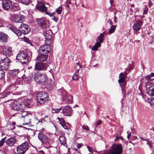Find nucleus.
<instances>
[{
  "label": "nucleus",
  "mask_w": 154,
  "mask_h": 154,
  "mask_svg": "<svg viewBox=\"0 0 154 154\" xmlns=\"http://www.w3.org/2000/svg\"><path fill=\"white\" fill-rule=\"evenodd\" d=\"M31 56V53L20 52L17 56L16 59L23 64H27L28 61L30 59Z\"/></svg>",
  "instance_id": "nucleus-3"
},
{
  "label": "nucleus",
  "mask_w": 154,
  "mask_h": 154,
  "mask_svg": "<svg viewBox=\"0 0 154 154\" xmlns=\"http://www.w3.org/2000/svg\"><path fill=\"white\" fill-rule=\"evenodd\" d=\"M48 66L46 63L37 62L35 65V69L39 71H45L46 70Z\"/></svg>",
  "instance_id": "nucleus-9"
},
{
  "label": "nucleus",
  "mask_w": 154,
  "mask_h": 154,
  "mask_svg": "<svg viewBox=\"0 0 154 154\" xmlns=\"http://www.w3.org/2000/svg\"><path fill=\"white\" fill-rule=\"evenodd\" d=\"M140 139H141L142 140H145V141L147 140V139H144L142 137H140Z\"/></svg>",
  "instance_id": "nucleus-62"
},
{
  "label": "nucleus",
  "mask_w": 154,
  "mask_h": 154,
  "mask_svg": "<svg viewBox=\"0 0 154 154\" xmlns=\"http://www.w3.org/2000/svg\"><path fill=\"white\" fill-rule=\"evenodd\" d=\"M79 70H77L76 72L74 74L72 77V79L74 80H77L78 79V75Z\"/></svg>",
  "instance_id": "nucleus-37"
},
{
  "label": "nucleus",
  "mask_w": 154,
  "mask_h": 154,
  "mask_svg": "<svg viewBox=\"0 0 154 154\" xmlns=\"http://www.w3.org/2000/svg\"><path fill=\"white\" fill-rule=\"evenodd\" d=\"M120 139V137H116V138L115 139V141H116Z\"/></svg>",
  "instance_id": "nucleus-59"
},
{
  "label": "nucleus",
  "mask_w": 154,
  "mask_h": 154,
  "mask_svg": "<svg viewBox=\"0 0 154 154\" xmlns=\"http://www.w3.org/2000/svg\"><path fill=\"white\" fill-rule=\"evenodd\" d=\"M19 1L20 2L27 5L30 2L29 0H19Z\"/></svg>",
  "instance_id": "nucleus-38"
},
{
  "label": "nucleus",
  "mask_w": 154,
  "mask_h": 154,
  "mask_svg": "<svg viewBox=\"0 0 154 154\" xmlns=\"http://www.w3.org/2000/svg\"><path fill=\"white\" fill-rule=\"evenodd\" d=\"M24 41L28 43L29 42V40L28 38H24Z\"/></svg>",
  "instance_id": "nucleus-57"
},
{
  "label": "nucleus",
  "mask_w": 154,
  "mask_h": 154,
  "mask_svg": "<svg viewBox=\"0 0 154 154\" xmlns=\"http://www.w3.org/2000/svg\"><path fill=\"white\" fill-rule=\"evenodd\" d=\"M10 29L11 31L18 36H20L21 35V32H20V31L17 28L14 27H11L10 28Z\"/></svg>",
  "instance_id": "nucleus-27"
},
{
  "label": "nucleus",
  "mask_w": 154,
  "mask_h": 154,
  "mask_svg": "<svg viewBox=\"0 0 154 154\" xmlns=\"http://www.w3.org/2000/svg\"><path fill=\"white\" fill-rule=\"evenodd\" d=\"M65 129H67L69 128V127L68 126H67L66 124L65 123L63 125H61Z\"/></svg>",
  "instance_id": "nucleus-49"
},
{
  "label": "nucleus",
  "mask_w": 154,
  "mask_h": 154,
  "mask_svg": "<svg viewBox=\"0 0 154 154\" xmlns=\"http://www.w3.org/2000/svg\"><path fill=\"white\" fill-rule=\"evenodd\" d=\"M23 15H20V14L17 15H15L14 17V21L17 23H22L23 21Z\"/></svg>",
  "instance_id": "nucleus-21"
},
{
  "label": "nucleus",
  "mask_w": 154,
  "mask_h": 154,
  "mask_svg": "<svg viewBox=\"0 0 154 154\" xmlns=\"http://www.w3.org/2000/svg\"><path fill=\"white\" fill-rule=\"evenodd\" d=\"M11 61L8 57H5L4 60H1L0 61V68L2 70L7 69L9 66Z\"/></svg>",
  "instance_id": "nucleus-7"
},
{
  "label": "nucleus",
  "mask_w": 154,
  "mask_h": 154,
  "mask_svg": "<svg viewBox=\"0 0 154 154\" xmlns=\"http://www.w3.org/2000/svg\"><path fill=\"white\" fill-rule=\"evenodd\" d=\"M62 10H56V12L58 14H61Z\"/></svg>",
  "instance_id": "nucleus-55"
},
{
  "label": "nucleus",
  "mask_w": 154,
  "mask_h": 154,
  "mask_svg": "<svg viewBox=\"0 0 154 154\" xmlns=\"http://www.w3.org/2000/svg\"><path fill=\"white\" fill-rule=\"evenodd\" d=\"M11 8L14 10H20V7L17 4L13 5Z\"/></svg>",
  "instance_id": "nucleus-40"
},
{
  "label": "nucleus",
  "mask_w": 154,
  "mask_h": 154,
  "mask_svg": "<svg viewBox=\"0 0 154 154\" xmlns=\"http://www.w3.org/2000/svg\"><path fill=\"white\" fill-rule=\"evenodd\" d=\"M116 27L114 25H112L110 27V29L109 31L108 34H110L114 32L115 30Z\"/></svg>",
  "instance_id": "nucleus-36"
},
{
  "label": "nucleus",
  "mask_w": 154,
  "mask_h": 154,
  "mask_svg": "<svg viewBox=\"0 0 154 154\" xmlns=\"http://www.w3.org/2000/svg\"><path fill=\"white\" fill-rule=\"evenodd\" d=\"M151 76L150 75H148L145 78L143 79L142 80H147L148 81H150V79Z\"/></svg>",
  "instance_id": "nucleus-45"
},
{
  "label": "nucleus",
  "mask_w": 154,
  "mask_h": 154,
  "mask_svg": "<svg viewBox=\"0 0 154 154\" xmlns=\"http://www.w3.org/2000/svg\"><path fill=\"white\" fill-rule=\"evenodd\" d=\"M12 108L19 112H22L25 110L26 106L23 102L18 100H15L11 103Z\"/></svg>",
  "instance_id": "nucleus-4"
},
{
  "label": "nucleus",
  "mask_w": 154,
  "mask_h": 154,
  "mask_svg": "<svg viewBox=\"0 0 154 154\" xmlns=\"http://www.w3.org/2000/svg\"><path fill=\"white\" fill-rule=\"evenodd\" d=\"M73 149L75 151V152H79L78 149L76 148H74Z\"/></svg>",
  "instance_id": "nucleus-61"
},
{
  "label": "nucleus",
  "mask_w": 154,
  "mask_h": 154,
  "mask_svg": "<svg viewBox=\"0 0 154 154\" xmlns=\"http://www.w3.org/2000/svg\"><path fill=\"white\" fill-rule=\"evenodd\" d=\"M57 119L59 121L60 124L61 125L65 123V121L64 119H63L62 118H60L59 117H58Z\"/></svg>",
  "instance_id": "nucleus-41"
},
{
  "label": "nucleus",
  "mask_w": 154,
  "mask_h": 154,
  "mask_svg": "<svg viewBox=\"0 0 154 154\" xmlns=\"http://www.w3.org/2000/svg\"><path fill=\"white\" fill-rule=\"evenodd\" d=\"M38 24L43 28L44 31L47 30L48 28L46 24V20L43 17L37 19Z\"/></svg>",
  "instance_id": "nucleus-13"
},
{
  "label": "nucleus",
  "mask_w": 154,
  "mask_h": 154,
  "mask_svg": "<svg viewBox=\"0 0 154 154\" xmlns=\"http://www.w3.org/2000/svg\"><path fill=\"white\" fill-rule=\"evenodd\" d=\"M104 32L101 33L97 38V40L99 41V42H100V44L102 43L104 40Z\"/></svg>",
  "instance_id": "nucleus-29"
},
{
  "label": "nucleus",
  "mask_w": 154,
  "mask_h": 154,
  "mask_svg": "<svg viewBox=\"0 0 154 154\" xmlns=\"http://www.w3.org/2000/svg\"><path fill=\"white\" fill-rule=\"evenodd\" d=\"M20 112H17V113L16 114V115H17V116H18L21 119L23 118L26 116H28L29 115V114H28L27 112L24 110Z\"/></svg>",
  "instance_id": "nucleus-23"
},
{
  "label": "nucleus",
  "mask_w": 154,
  "mask_h": 154,
  "mask_svg": "<svg viewBox=\"0 0 154 154\" xmlns=\"http://www.w3.org/2000/svg\"><path fill=\"white\" fill-rule=\"evenodd\" d=\"M4 54L6 56L10 57L12 54V48L9 47H5L3 49Z\"/></svg>",
  "instance_id": "nucleus-18"
},
{
  "label": "nucleus",
  "mask_w": 154,
  "mask_h": 154,
  "mask_svg": "<svg viewBox=\"0 0 154 154\" xmlns=\"http://www.w3.org/2000/svg\"><path fill=\"white\" fill-rule=\"evenodd\" d=\"M42 12H44L46 14L49 15L50 17H52L54 14V12H48V10H40Z\"/></svg>",
  "instance_id": "nucleus-35"
},
{
  "label": "nucleus",
  "mask_w": 154,
  "mask_h": 154,
  "mask_svg": "<svg viewBox=\"0 0 154 154\" xmlns=\"http://www.w3.org/2000/svg\"><path fill=\"white\" fill-rule=\"evenodd\" d=\"M128 135L127 136V138L128 139H129L131 136V132L130 131H127Z\"/></svg>",
  "instance_id": "nucleus-48"
},
{
  "label": "nucleus",
  "mask_w": 154,
  "mask_h": 154,
  "mask_svg": "<svg viewBox=\"0 0 154 154\" xmlns=\"http://www.w3.org/2000/svg\"><path fill=\"white\" fill-rule=\"evenodd\" d=\"M121 86L122 94L124 95V96L126 93V90L125 89V86H123L122 85V86Z\"/></svg>",
  "instance_id": "nucleus-43"
},
{
  "label": "nucleus",
  "mask_w": 154,
  "mask_h": 154,
  "mask_svg": "<svg viewBox=\"0 0 154 154\" xmlns=\"http://www.w3.org/2000/svg\"><path fill=\"white\" fill-rule=\"evenodd\" d=\"M149 88V90L147 91L148 94L152 97H154V86H150Z\"/></svg>",
  "instance_id": "nucleus-25"
},
{
  "label": "nucleus",
  "mask_w": 154,
  "mask_h": 154,
  "mask_svg": "<svg viewBox=\"0 0 154 154\" xmlns=\"http://www.w3.org/2000/svg\"><path fill=\"white\" fill-rule=\"evenodd\" d=\"M16 142V139L14 137H11L7 139L5 143L7 145L9 146H13Z\"/></svg>",
  "instance_id": "nucleus-17"
},
{
  "label": "nucleus",
  "mask_w": 154,
  "mask_h": 154,
  "mask_svg": "<svg viewBox=\"0 0 154 154\" xmlns=\"http://www.w3.org/2000/svg\"><path fill=\"white\" fill-rule=\"evenodd\" d=\"M8 38L7 35L2 32H0V41L2 42H6Z\"/></svg>",
  "instance_id": "nucleus-24"
},
{
  "label": "nucleus",
  "mask_w": 154,
  "mask_h": 154,
  "mask_svg": "<svg viewBox=\"0 0 154 154\" xmlns=\"http://www.w3.org/2000/svg\"><path fill=\"white\" fill-rule=\"evenodd\" d=\"M142 24V23L141 21L139 20L136 21L133 26V28L134 30L136 32L140 30L141 29V26Z\"/></svg>",
  "instance_id": "nucleus-19"
},
{
  "label": "nucleus",
  "mask_w": 154,
  "mask_h": 154,
  "mask_svg": "<svg viewBox=\"0 0 154 154\" xmlns=\"http://www.w3.org/2000/svg\"><path fill=\"white\" fill-rule=\"evenodd\" d=\"M50 32L52 33L51 31L49 30V31H46L45 32H44L43 34V35L45 39V43L47 44L51 45L53 43V38H52L51 36L47 32H48V33H50Z\"/></svg>",
  "instance_id": "nucleus-12"
},
{
  "label": "nucleus",
  "mask_w": 154,
  "mask_h": 154,
  "mask_svg": "<svg viewBox=\"0 0 154 154\" xmlns=\"http://www.w3.org/2000/svg\"><path fill=\"white\" fill-rule=\"evenodd\" d=\"M5 75V72L3 71V70L0 69V79L2 78Z\"/></svg>",
  "instance_id": "nucleus-42"
},
{
  "label": "nucleus",
  "mask_w": 154,
  "mask_h": 154,
  "mask_svg": "<svg viewBox=\"0 0 154 154\" xmlns=\"http://www.w3.org/2000/svg\"><path fill=\"white\" fill-rule=\"evenodd\" d=\"M28 77L30 80L34 79L36 82L39 84L43 83L47 80L46 75L44 73L31 72L28 75Z\"/></svg>",
  "instance_id": "nucleus-1"
},
{
  "label": "nucleus",
  "mask_w": 154,
  "mask_h": 154,
  "mask_svg": "<svg viewBox=\"0 0 154 154\" xmlns=\"http://www.w3.org/2000/svg\"><path fill=\"white\" fill-rule=\"evenodd\" d=\"M9 92H3L0 94V99H2L4 98L5 97H7L8 95L10 94Z\"/></svg>",
  "instance_id": "nucleus-33"
},
{
  "label": "nucleus",
  "mask_w": 154,
  "mask_h": 154,
  "mask_svg": "<svg viewBox=\"0 0 154 154\" xmlns=\"http://www.w3.org/2000/svg\"><path fill=\"white\" fill-rule=\"evenodd\" d=\"M141 83H143L145 85L144 86L146 87V88L147 89V91H148L149 90V87H148V86H149L150 85V81H148L147 80H141Z\"/></svg>",
  "instance_id": "nucleus-28"
},
{
  "label": "nucleus",
  "mask_w": 154,
  "mask_h": 154,
  "mask_svg": "<svg viewBox=\"0 0 154 154\" xmlns=\"http://www.w3.org/2000/svg\"><path fill=\"white\" fill-rule=\"evenodd\" d=\"M19 72L18 69H13L11 71V74L12 76H15Z\"/></svg>",
  "instance_id": "nucleus-34"
},
{
  "label": "nucleus",
  "mask_w": 154,
  "mask_h": 154,
  "mask_svg": "<svg viewBox=\"0 0 154 154\" xmlns=\"http://www.w3.org/2000/svg\"><path fill=\"white\" fill-rule=\"evenodd\" d=\"M151 76L154 77V73L152 72L151 74Z\"/></svg>",
  "instance_id": "nucleus-64"
},
{
  "label": "nucleus",
  "mask_w": 154,
  "mask_h": 154,
  "mask_svg": "<svg viewBox=\"0 0 154 154\" xmlns=\"http://www.w3.org/2000/svg\"><path fill=\"white\" fill-rule=\"evenodd\" d=\"M102 123V122L101 120H98L96 123V125H100Z\"/></svg>",
  "instance_id": "nucleus-51"
},
{
  "label": "nucleus",
  "mask_w": 154,
  "mask_h": 154,
  "mask_svg": "<svg viewBox=\"0 0 154 154\" xmlns=\"http://www.w3.org/2000/svg\"><path fill=\"white\" fill-rule=\"evenodd\" d=\"M48 57V55L38 52V54L36 57V60L37 61L41 62H45L47 60Z\"/></svg>",
  "instance_id": "nucleus-15"
},
{
  "label": "nucleus",
  "mask_w": 154,
  "mask_h": 154,
  "mask_svg": "<svg viewBox=\"0 0 154 154\" xmlns=\"http://www.w3.org/2000/svg\"><path fill=\"white\" fill-rule=\"evenodd\" d=\"M101 46V45L100 44V42H96L95 44L93 46L91 50L92 51H95L97 50L98 48L100 47Z\"/></svg>",
  "instance_id": "nucleus-30"
},
{
  "label": "nucleus",
  "mask_w": 154,
  "mask_h": 154,
  "mask_svg": "<svg viewBox=\"0 0 154 154\" xmlns=\"http://www.w3.org/2000/svg\"><path fill=\"white\" fill-rule=\"evenodd\" d=\"M72 96L67 95L63 97V100L64 103L69 104L72 103Z\"/></svg>",
  "instance_id": "nucleus-20"
},
{
  "label": "nucleus",
  "mask_w": 154,
  "mask_h": 154,
  "mask_svg": "<svg viewBox=\"0 0 154 154\" xmlns=\"http://www.w3.org/2000/svg\"><path fill=\"white\" fill-rule=\"evenodd\" d=\"M127 74L126 72L121 73L119 75V77H126Z\"/></svg>",
  "instance_id": "nucleus-47"
},
{
  "label": "nucleus",
  "mask_w": 154,
  "mask_h": 154,
  "mask_svg": "<svg viewBox=\"0 0 154 154\" xmlns=\"http://www.w3.org/2000/svg\"><path fill=\"white\" fill-rule=\"evenodd\" d=\"M60 112L63 113L64 116H70L72 114V110L69 106L67 105L62 107V112Z\"/></svg>",
  "instance_id": "nucleus-11"
},
{
  "label": "nucleus",
  "mask_w": 154,
  "mask_h": 154,
  "mask_svg": "<svg viewBox=\"0 0 154 154\" xmlns=\"http://www.w3.org/2000/svg\"><path fill=\"white\" fill-rule=\"evenodd\" d=\"M29 147L28 142L25 141L21 144L18 146L17 148V154H24L28 149Z\"/></svg>",
  "instance_id": "nucleus-6"
},
{
  "label": "nucleus",
  "mask_w": 154,
  "mask_h": 154,
  "mask_svg": "<svg viewBox=\"0 0 154 154\" xmlns=\"http://www.w3.org/2000/svg\"><path fill=\"white\" fill-rule=\"evenodd\" d=\"M153 4L152 3L151 1L150 0H149V6L150 7Z\"/></svg>",
  "instance_id": "nucleus-54"
},
{
  "label": "nucleus",
  "mask_w": 154,
  "mask_h": 154,
  "mask_svg": "<svg viewBox=\"0 0 154 154\" xmlns=\"http://www.w3.org/2000/svg\"><path fill=\"white\" fill-rule=\"evenodd\" d=\"M30 115L28 116H26L23 119V120L25 121L26 124H29L30 122Z\"/></svg>",
  "instance_id": "nucleus-32"
},
{
  "label": "nucleus",
  "mask_w": 154,
  "mask_h": 154,
  "mask_svg": "<svg viewBox=\"0 0 154 154\" xmlns=\"http://www.w3.org/2000/svg\"><path fill=\"white\" fill-rule=\"evenodd\" d=\"M149 140V139H147V140H146V141H147V143H146V144L148 145L149 146H150V147H151V144H150V143L149 141H148Z\"/></svg>",
  "instance_id": "nucleus-53"
},
{
  "label": "nucleus",
  "mask_w": 154,
  "mask_h": 154,
  "mask_svg": "<svg viewBox=\"0 0 154 154\" xmlns=\"http://www.w3.org/2000/svg\"><path fill=\"white\" fill-rule=\"evenodd\" d=\"M20 29V32L21 33L24 34H28L30 32V30L29 26L28 25L23 23L21 24Z\"/></svg>",
  "instance_id": "nucleus-14"
},
{
  "label": "nucleus",
  "mask_w": 154,
  "mask_h": 154,
  "mask_svg": "<svg viewBox=\"0 0 154 154\" xmlns=\"http://www.w3.org/2000/svg\"><path fill=\"white\" fill-rule=\"evenodd\" d=\"M82 146V145L81 144H78V145H77V147L78 148H80Z\"/></svg>",
  "instance_id": "nucleus-56"
},
{
  "label": "nucleus",
  "mask_w": 154,
  "mask_h": 154,
  "mask_svg": "<svg viewBox=\"0 0 154 154\" xmlns=\"http://www.w3.org/2000/svg\"><path fill=\"white\" fill-rule=\"evenodd\" d=\"M119 77L120 78L118 80V82L120 84V85L122 86V85L123 86H126V84L125 79L126 77Z\"/></svg>",
  "instance_id": "nucleus-26"
},
{
  "label": "nucleus",
  "mask_w": 154,
  "mask_h": 154,
  "mask_svg": "<svg viewBox=\"0 0 154 154\" xmlns=\"http://www.w3.org/2000/svg\"><path fill=\"white\" fill-rule=\"evenodd\" d=\"M44 130V129L42 128L39 131H37L39 132L38 135V139L42 143L49 146L51 144L53 143V140L51 138L48 137L47 135L42 132Z\"/></svg>",
  "instance_id": "nucleus-2"
},
{
  "label": "nucleus",
  "mask_w": 154,
  "mask_h": 154,
  "mask_svg": "<svg viewBox=\"0 0 154 154\" xmlns=\"http://www.w3.org/2000/svg\"><path fill=\"white\" fill-rule=\"evenodd\" d=\"M112 149L110 150L111 154H122V145L121 144L115 145Z\"/></svg>",
  "instance_id": "nucleus-10"
},
{
  "label": "nucleus",
  "mask_w": 154,
  "mask_h": 154,
  "mask_svg": "<svg viewBox=\"0 0 154 154\" xmlns=\"http://www.w3.org/2000/svg\"><path fill=\"white\" fill-rule=\"evenodd\" d=\"M38 10H47L48 7L45 5L44 3L40 2L38 3L36 5Z\"/></svg>",
  "instance_id": "nucleus-22"
},
{
  "label": "nucleus",
  "mask_w": 154,
  "mask_h": 154,
  "mask_svg": "<svg viewBox=\"0 0 154 154\" xmlns=\"http://www.w3.org/2000/svg\"><path fill=\"white\" fill-rule=\"evenodd\" d=\"M59 140L61 143L64 144L66 143V138L63 136H60Z\"/></svg>",
  "instance_id": "nucleus-31"
},
{
  "label": "nucleus",
  "mask_w": 154,
  "mask_h": 154,
  "mask_svg": "<svg viewBox=\"0 0 154 154\" xmlns=\"http://www.w3.org/2000/svg\"><path fill=\"white\" fill-rule=\"evenodd\" d=\"M45 121V120L44 118L42 119H41V121H39V122H43Z\"/></svg>",
  "instance_id": "nucleus-60"
},
{
  "label": "nucleus",
  "mask_w": 154,
  "mask_h": 154,
  "mask_svg": "<svg viewBox=\"0 0 154 154\" xmlns=\"http://www.w3.org/2000/svg\"><path fill=\"white\" fill-rule=\"evenodd\" d=\"M82 128L84 129V130L87 131H89V128L86 125H83L82 126Z\"/></svg>",
  "instance_id": "nucleus-46"
},
{
  "label": "nucleus",
  "mask_w": 154,
  "mask_h": 154,
  "mask_svg": "<svg viewBox=\"0 0 154 154\" xmlns=\"http://www.w3.org/2000/svg\"><path fill=\"white\" fill-rule=\"evenodd\" d=\"M38 102L41 104H43L48 101L49 99L48 94L44 91L40 92L36 96Z\"/></svg>",
  "instance_id": "nucleus-5"
},
{
  "label": "nucleus",
  "mask_w": 154,
  "mask_h": 154,
  "mask_svg": "<svg viewBox=\"0 0 154 154\" xmlns=\"http://www.w3.org/2000/svg\"><path fill=\"white\" fill-rule=\"evenodd\" d=\"M86 147H87V148H88V151L90 152H92V149L91 148V147H90V146H89L88 145H87Z\"/></svg>",
  "instance_id": "nucleus-50"
},
{
  "label": "nucleus",
  "mask_w": 154,
  "mask_h": 154,
  "mask_svg": "<svg viewBox=\"0 0 154 154\" xmlns=\"http://www.w3.org/2000/svg\"><path fill=\"white\" fill-rule=\"evenodd\" d=\"M12 2L10 0H3L2 1V8L5 10H8L12 5Z\"/></svg>",
  "instance_id": "nucleus-16"
},
{
  "label": "nucleus",
  "mask_w": 154,
  "mask_h": 154,
  "mask_svg": "<svg viewBox=\"0 0 154 154\" xmlns=\"http://www.w3.org/2000/svg\"><path fill=\"white\" fill-rule=\"evenodd\" d=\"M53 20H54V21H56V22H57V18H56V17H54V18H53Z\"/></svg>",
  "instance_id": "nucleus-63"
},
{
  "label": "nucleus",
  "mask_w": 154,
  "mask_h": 154,
  "mask_svg": "<svg viewBox=\"0 0 154 154\" xmlns=\"http://www.w3.org/2000/svg\"><path fill=\"white\" fill-rule=\"evenodd\" d=\"M62 107L60 108L59 109H55L53 108L52 110L53 111H54V112L53 111V113H58L60 112H62Z\"/></svg>",
  "instance_id": "nucleus-39"
},
{
  "label": "nucleus",
  "mask_w": 154,
  "mask_h": 154,
  "mask_svg": "<svg viewBox=\"0 0 154 154\" xmlns=\"http://www.w3.org/2000/svg\"><path fill=\"white\" fill-rule=\"evenodd\" d=\"M6 137H5L3 138H2L0 141V147L2 146L5 143Z\"/></svg>",
  "instance_id": "nucleus-44"
},
{
  "label": "nucleus",
  "mask_w": 154,
  "mask_h": 154,
  "mask_svg": "<svg viewBox=\"0 0 154 154\" xmlns=\"http://www.w3.org/2000/svg\"><path fill=\"white\" fill-rule=\"evenodd\" d=\"M10 126L11 127L10 128V129L11 130H12L14 129V127L12 125H11L10 124H8V126Z\"/></svg>",
  "instance_id": "nucleus-52"
},
{
  "label": "nucleus",
  "mask_w": 154,
  "mask_h": 154,
  "mask_svg": "<svg viewBox=\"0 0 154 154\" xmlns=\"http://www.w3.org/2000/svg\"><path fill=\"white\" fill-rule=\"evenodd\" d=\"M47 44L42 45L39 48L38 52L48 55L51 50V46L50 44Z\"/></svg>",
  "instance_id": "nucleus-8"
},
{
  "label": "nucleus",
  "mask_w": 154,
  "mask_h": 154,
  "mask_svg": "<svg viewBox=\"0 0 154 154\" xmlns=\"http://www.w3.org/2000/svg\"><path fill=\"white\" fill-rule=\"evenodd\" d=\"M108 23H109L110 25H112V21L110 20H109L108 21Z\"/></svg>",
  "instance_id": "nucleus-58"
}]
</instances>
